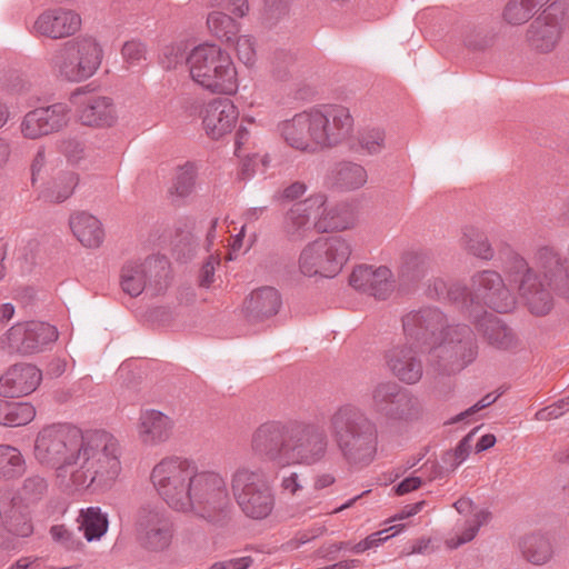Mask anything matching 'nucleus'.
<instances>
[{
  "label": "nucleus",
  "mask_w": 569,
  "mask_h": 569,
  "mask_svg": "<svg viewBox=\"0 0 569 569\" xmlns=\"http://www.w3.org/2000/svg\"><path fill=\"white\" fill-rule=\"evenodd\" d=\"M33 455L54 471L61 485L76 490L109 487L121 470L119 442L110 432L82 431L71 423L42 427Z\"/></svg>",
  "instance_id": "nucleus-1"
},
{
  "label": "nucleus",
  "mask_w": 569,
  "mask_h": 569,
  "mask_svg": "<svg viewBox=\"0 0 569 569\" xmlns=\"http://www.w3.org/2000/svg\"><path fill=\"white\" fill-rule=\"evenodd\" d=\"M352 129L350 110L341 104L313 107L278 124L286 144L306 153H317L339 146Z\"/></svg>",
  "instance_id": "nucleus-2"
},
{
  "label": "nucleus",
  "mask_w": 569,
  "mask_h": 569,
  "mask_svg": "<svg viewBox=\"0 0 569 569\" xmlns=\"http://www.w3.org/2000/svg\"><path fill=\"white\" fill-rule=\"evenodd\" d=\"M330 435L350 466H368L378 450V428L367 413L350 403L339 406L329 417Z\"/></svg>",
  "instance_id": "nucleus-3"
},
{
  "label": "nucleus",
  "mask_w": 569,
  "mask_h": 569,
  "mask_svg": "<svg viewBox=\"0 0 569 569\" xmlns=\"http://www.w3.org/2000/svg\"><path fill=\"white\" fill-rule=\"evenodd\" d=\"M353 223L348 207L331 204L326 193L317 192L288 210L283 229L291 237H302L311 224L320 232H329L346 230Z\"/></svg>",
  "instance_id": "nucleus-4"
},
{
  "label": "nucleus",
  "mask_w": 569,
  "mask_h": 569,
  "mask_svg": "<svg viewBox=\"0 0 569 569\" xmlns=\"http://www.w3.org/2000/svg\"><path fill=\"white\" fill-rule=\"evenodd\" d=\"M189 76L203 89L233 94L239 87L238 71L231 56L214 44H200L187 56Z\"/></svg>",
  "instance_id": "nucleus-5"
},
{
  "label": "nucleus",
  "mask_w": 569,
  "mask_h": 569,
  "mask_svg": "<svg viewBox=\"0 0 569 569\" xmlns=\"http://www.w3.org/2000/svg\"><path fill=\"white\" fill-rule=\"evenodd\" d=\"M197 462L182 457H166L151 470L150 481L158 496L174 511L187 513Z\"/></svg>",
  "instance_id": "nucleus-6"
},
{
  "label": "nucleus",
  "mask_w": 569,
  "mask_h": 569,
  "mask_svg": "<svg viewBox=\"0 0 569 569\" xmlns=\"http://www.w3.org/2000/svg\"><path fill=\"white\" fill-rule=\"evenodd\" d=\"M190 502L188 512H193L213 525L226 523L233 510L226 477L213 470H199L198 467L190 491Z\"/></svg>",
  "instance_id": "nucleus-7"
},
{
  "label": "nucleus",
  "mask_w": 569,
  "mask_h": 569,
  "mask_svg": "<svg viewBox=\"0 0 569 569\" xmlns=\"http://www.w3.org/2000/svg\"><path fill=\"white\" fill-rule=\"evenodd\" d=\"M232 496L248 518L262 520L274 508V495L266 472L259 467L242 465L237 467L230 478Z\"/></svg>",
  "instance_id": "nucleus-8"
},
{
  "label": "nucleus",
  "mask_w": 569,
  "mask_h": 569,
  "mask_svg": "<svg viewBox=\"0 0 569 569\" xmlns=\"http://www.w3.org/2000/svg\"><path fill=\"white\" fill-rule=\"evenodd\" d=\"M102 60L103 49L98 39L83 36L63 44L52 58V68L61 79L81 82L99 70Z\"/></svg>",
  "instance_id": "nucleus-9"
},
{
  "label": "nucleus",
  "mask_w": 569,
  "mask_h": 569,
  "mask_svg": "<svg viewBox=\"0 0 569 569\" xmlns=\"http://www.w3.org/2000/svg\"><path fill=\"white\" fill-rule=\"evenodd\" d=\"M351 254L349 242L341 237L320 238L306 244L298 258V272L306 278H333Z\"/></svg>",
  "instance_id": "nucleus-10"
},
{
  "label": "nucleus",
  "mask_w": 569,
  "mask_h": 569,
  "mask_svg": "<svg viewBox=\"0 0 569 569\" xmlns=\"http://www.w3.org/2000/svg\"><path fill=\"white\" fill-rule=\"evenodd\" d=\"M372 409L388 420L410 423L421 419L419 399L396 382L377 383L371 390Z\"/></svg>",
  "instance_id": "nucleus-11"
},
{
  "label": "nucleus",
  "mask_w": 569,
  "mask_h": 569,
  "mask_svg": "<svg viewBox=\"0 0 569 569\" xmlns=\"http://www.w3.org/2000/svg\"><path fill=\"white\" fill-rule=\"evenodd\" d=\"M173 522L167 511L157 505L140 507L134 518L138 545L148 552L166 551L173 539Z\"/></svg>",
  "instance_id": "nucleus-12"
},
{
  "label": "nucleus",
  "mask_w": 569,
  "mask_h": 569,
  "mask_svg": "<svg viewBox=\"0 0 569 569\" xmlns=\"http://www.w3.org/2000/svg\"><path fill=\"white\" fill-rule=\"evenodd\" d=\"M54 326L43 321H24L14 323L0 339L7 352L42 353L50 350L58 339Z\"/></svg>",
  "instance_id": "nucleus-13"
},
{
  "label": "nucleus",
  "mask_w": 569,
  "mask_h": 569,
  "mask_svg": "<svg viewBox=\"0 0 569 569\" xmlns=\"http://www.w3.org/2000/svg\"><path fill=\"white\" fill-rule=\"evenodd\" d=\"M170 264L166 258L150 257L144 261H131L121 271V287L124 292L136 297L144 289L158 292L169 282Z\"/></svg>",
  "instance_id": "nucleus-14"
},
{
  "label": "nucleus",
  "mask_w": 569,
  "mask_h": 569,
  "mask_svg": "<svg viewBox=\"0 0 569 569\" xmlns=\"http://www.w3.org/2000/svg\"><path fill=\"white\" fill-rule=\"evenodd\" d=\"M329 447L326 431L316 423L292 420L288 465L312 466L325 459Z\"/></svg>",
  "instance_id": "nucleus-15"
},
{
  "label": "nucleus",
  "mask_w": 569,
  "mask_h": 569,
  "mask_svg": "<svg viewBox=\"0 0 569 569\" xmlns=\"http://www.w3.org/2000/svg\"><path fill=\"white\" fill-rule=\"evenodd\" d=\"M291 429L292 420L262 422L251 436L253 453L279 466H288Z\"/></svg>",
  "instance_id": "nucleus-16"
},
{
  "label": "nucleus",
  "mask_w": 569,
  "mask_h": 569,
  "mask_svg": "<svg viewBox=\"0 0 569 569\" xmlns=\"http://www.w3.org/2000/svg\"><path fill=\"white\" fill-rule=\"evenodd\" d=\"M31 184L42 197L53 202H62L68 199L77 184L74 174H67L66 183L61 189L57 188L56 160L47 154L43 147L39 148L31 161Z\"/></svg>",
  "instance_id": "nucleus-17"
},
{
  "label": "nucleus",
  "mask_w": 569,
  "mask_h": 569,
  "mask_svg": "<svg viewBox=\"0 0 569 569\" xmlns=\"http://www.w3.org/2000/svg\"><path fill=\"white\" fill-rule=\"evenodd\" d=\"M442 317L437 311L426 310L408 315L403 319V330L409 339V350L412 352H430L442 340L436 331L440 328Z\"/></svg>",
  "instance_id": "nucleus-18"
},
{
  "label": "nucleus",
  "mask_w": 569,
  "mask_h": 569,
  "mask_svg": "<svg viewBox=\"0 0 569 569\" xmlns=\"http://www.w3.org/2000/svg\"><path fill=\"white\" fill-rule=\"evenodd\" d=\"M562 32V12H556L555 3L545 9L526 30L525 41L531 51L551 52L560 41Z\"/></svg>",
  "instance_id": "nucleus-19"
},
{
  "label": "nucleus",
  "mask_w": 569,
  "mask_h": 569,
  "mask_svg": "<svg viewBox=\"0 0 569 569\" xmlns=\"http://www.w3.org/2000/svg\"><path fill=\"white\" fill-rule=\"evenodd\" d=\"M80 121L88 127L112 128L119 121V110L113 100L106 96H89L77 90L71 96Z\"/></svg>",
  "instance_id": "nucleus-20"
},
{
  "label": "nucleus",
  "mask_w": 569,
  "mask_h": 569,
  "mask_svg": "<svg viewBox=\"0 0 569 569\" xmlns=\"http://www.w3.org/2000/svg\"><path fill=\"white\" fill-rule=\"evenodd\" d=\"M0 517L4 530H0V548L13 550L17 548L14 537H29L33 532L30 513L21 501L9 496L0 498Z\"/></svg>",
  "instance_id": "nucleus-21"
},
{
  "label": "nucleus",
  "mask_w": 569,
  "mask_h": 569,
  "mask_svg": "<svg viewBox=\"0 0 569 569\" xmlns=\"http://www.w3.org/2000/svg\"><path fill=\"white\" fill-rule=\"evenodd\" d=\"M239 111L229 99H213L201 110L202 127L212 140H221L230 134L238 122Z\"/></svg>",
  "instance_id": "nucleus-22"
},
{
  "label": "nucleus",
  "mask_w": 569,
  "mask_h": 569,
  "mask_svg": "<svg viewBox=\"0 0 569 569\" xmlns=\"http://www.w3.org/2000/svg\"><path fill=\"white\" fill-rule=\"evenodd\" d=\"M42 379L41 370L31 363H18L10 367L0 377V396L19 398L33 392Z\"/></svg>",
  "instance_id": "nucleus-23"
},
{
  "label": "nucleus",
  "mask_w": 569,
  "mask_h": 569,
  "mask_svg": "<svg viewBox=\"0 0 569 569\" xmlns=\"http://www.w3.org/2000/svg\"><path fill=\"white\" fill-rule=\"evenodd\" d=\"M173 419L157 409H142L137 419V436L141 443L149 447L167 442L173 431Z\"/></svg>",
  "instance_id": "nucleus-24"
},
{
  "label": "nucleus",
  "mask_w": 569,
  "mask_h": 569,
  "mask_svg": "<svg viewBox=\"0 0 569 569\" xmlns=\"http://www.w3.org/2000/svg\"><path fill=\"white\" fill-rule=\"evenodd\" d=\"M516 546L521 558L536 567L548 565L556 556V547L551 536L540 529L520 536Z\"/></svg>",
  "instance_id": "nucleus-25"
},
{
  "label": "nucleus",
  "mask_w": 569,
  "mask_h": 569,
  "mask_svg": "<svg viewBox=\"0 0 569 569\" xmlns=\"http://www.w3.org/2000/svg\"><path fill=\"white\" fill-rule=\"evenodd\" d=\"M69 229L74 239L86 249H99L106 239L102 221L84 210L74 211L70 214Z\"/></svg>",
  "instance_id": "nucleus-26"
},
{
  "label": "nucleus",
  "mask_w": 569,
  "mask_h": 569,
  "mask_svg": "<svg viewBox=\"0 0 569 569\" xmlns=\"http://www.w3.org/2000/svg\"><path fill=\"white\" fill-rule=\"evenodd\" d=\"M81 18L71 10L56 9L43 12L34 22V31L51 39L68 37L80 29Z\"/></svg>",
  "instance_id": "nucleus-27"
},
{
  "label": "nucleus",
  "mask_w": 569,
  "mask_h": 569,
  "mask_svg": "<svg viewBox=\"0 0 569 569\" xmlns=\"http://www.w3.org/2000/svg\"><path fill=\"white\" fill-rule=\"evenodd\" d=\"M281 299L278 291L267 287L253 291L244 301L246 316L252 321H262L278 313Z\"/></svg>",
  "instance_id": "nucleus-28"
},
{
  "label": "nucleus",
  "mask_w": 569,
  "mask_h": 569,
  "mask_svg": "<svg viewBox=\"0 0 569 569\" xmlns=\"http://www.w3.org/2000/svg\"><path fill=\"white\" fill-rule=\"evenodd\" d=\"M333 183L345 190H355L367 183L368 174L366 169L355 162H341L332 171Z\"/></svg>",
  "instance_id": "nucleus-29"
},
{
  "label": "nucleus",
  "mask_w": 569,
  "mask_h": 569,
  "mask_svg": "<svg viewBox=\"0 0 569 569\" xmlns=\"http://www.w3.org/2000/svg\"><path fill=\"white\" fill-rule=\"evenodd\" d=\"M78 522V530L83 532L88 541L99 540L108 530L107 515L99 507L81 510Z\"/></svg>",
  "instance_id": "nucleus-30"
},
{
  "label": "nucleus",
  "mask_w": 569,
  "mask_h": 569,
  "mask_svg": "<svg viewBox=\"0 0 569 569\" xmlns=\"http://www.w3.org/2000/svg\"><path fill=\"white\" fill-rule=\"evenodd\" d=\"M492 519L491 512L486 509L476 511L471 519L467 520L460 532L446 539V546L449 549H457L460 546L470 542L478 533L479 529Z\"/></svg>",
  "instance_id": "nucleus-31"
},
{
  "label": "nucleus",
  "mask_w": 569,
  "mask_h": 569,
  "mask_svg": "<svg viewBox=\"0 0 569 569\" xmlns=\"http://www.w3.org/2000/svg\"><path fill=\"white\" fill-rule=\"evenodd\" d=\"M546 2L547 0H509L503 9V18L510 24H523Z\"/></svg>",
  "instance_id": "nucleus-32"
},
{
  "label": "nucleus",
  "mask_w": 569,
  "mask_h": 569,
  "mask_svg": "<svg viewBox=\"0 0 569 569\" xmlns=\"http://www.w3.org/2000/svg\"><path fill=\"white\" fill-rule=\"evenodd\" d=\"M24 470L26 461L20 450L9 445H0V478L14 479Z\"/></svg>",
  "instance_id": "nucleus-33"
},
{
  "label": "nucleus",
  "mask_w": 569,
  "mask_h": 569,
  "mask_svg": "<svg viewBox=\"0 0 569 569\" xmlns=\"http://www.w3.org/2000/svg\"><path fill=\"white\" fill-rule=\"evenodd\" d=\"M388 366L392 373L407 385L418 382L423 375V365L420 358H390Z\"/></svg>",
  "instance_id": "nucleus-34"
},
{
  "label": "nucleus",
  "mask_w": 569,
  "mask_h": 569,
  "mask_svg": "<svg viewBox=\"0 0 569 569\" xmlns=\"http://www.w3.org/2000/svg\"><path fill=\"white\" fill-rule=\"evenodd\" d=\"M36 418V408L30 402L6 403L2 426L16 428L30 423Z\"/></svg>",
  "instance_id": "nucleus-35"
},
{
  "label": "nucleus",
  "mask_w": 569,
  "mask_h": 569,
  "mask_svg": "<svg viewBox=\"0 0 569 569\" xmlns=\"http://www.w3.org/2000/svg\"><path fill=\"white\" fill-rule=\"evenodd\" d=\"M44 117V126L48 136L66 128L70 121V107L66 103H53L48 107H40Z\"/></svg>",
  "instance_id": "nucleus-36"
},
{
  "label": "nucleus",
  "mask_w": 569,
  "mask_h": 569,
  "mask_svg": "<svg viewBox=\"0 0 569 569\" xmlns=\"http://www.w3.org/2000/svg\"><path fill=\"white\" fill-rule=\"evenodd\" d=\"M197 167L193 163H186L178 168L170 193L179 198H186L190 196L196 186Z\"/></svg>",
  "instance_id": "nucleus-37"
},
{
  "label": "nucleus",
  "mask_w": 569,
  "mask_h": 569,
  "mask_svg": "<svg viewBox=\"0 0 569 569\" xmlns=\"http://www.w3.org/2000/svg\"><path fill=\"white\" fill-rule=\"evenodd\" d=\"M20 132L23 138L30 140H37L48 136L44 126V117L40 108H36L24 114L20 123Z\"/></svg>",
  "instance_id": "nucleus-38"
},
{
  "label": "nucleus",
  "mask_w": 569,
  "mask_h": 569,
  "mask_svg": "<svg viewBox=\"0 0 569 569\" xmlns=\"http://www.w3.org/2000/svg\"><path fill=\"white\" fill-rule=\"evenodd\" d=\"M207 24L212 33L219 38H226L227 40H229L238 30L234 20L221 11L210 12L207 19Z\"/></svg>",
  "instance_id": "nucleus-39"
},
{
  "label": "nucleus",
  "mask_w": 569,
  "mask_h": 569,
  "mask_svg": "<svg viewBox=\"0 0 569 569\" xmlns=\"http://www.w3.org/2000/svg\"><path fill=\"white\" fill-rule=\"evenodd\" d=\"M402 277L410 280H418L423 277L426 271V257L418 251H409L402 256L401 268Z\"/></svg>",
  "instance_id": "nucleus-40"
},
{
  "label": "nucleus",
  "mask_w": 569,
  "mask_h": 569,
  "mask_svg": "<svg viewBox=\"0 0 569 569\" xmlns=\"http://www.w3.org/2000/svg\"><path fill=\"white\" fill-rule=\"evenodd\" d=\"M465 367L459 358H433L427 369V375L433 379H441L456 375Z\"/></svg>",
  "instance_id": "nucleus-41"
},
{
  "label": "nucleus",
  "mask_w": 569,
  "mask_h": 569,
  "mask_svg": "<svg viewBox=\"0 0 569 569\" xmlns=\"http://www.w3.org/2000/svg\"><path fill=\"white\" fill-rule=\"evenodd\" d=\"M371 272L373 274H371L370 290H372L376 296L383 297L392 288V271L386 266H371Z\"/></svg>",
  "instance_id": "nucleus-42"
},
{
  "label": "nucleus",
  "mask_w": 569,
  "mask_h": 569,
  "mask_svg": "<svg viewBox=\"0 0 569 569\" xmlns=\"http://www.w3.org/2000/svg\"><path fill=\"white\" fill-rule=\"evenodd\" d=\"M187 62L186 47L182 43H171L163 48L160 64L166 70H174Z\"/></svg>",
  "instance_id": "nucleus-43"
},
{
  "label": "nucleus",
  "mask_w": 569,
  "mask_h": 569,
  "mask_svg": "<svg viewBox=\"0 0 569 569\" xmlns=\"http://www.w3.org/2000/svg\"><path fill=\"white\" fill-rule=\"evenodd\" d=\"M50 535L54 542L59 543L67 550H77L83 546L81 538L73 531L69 530L64 525L52 526Z\"/></svg>",
  "instance_id": "nucleus-44"
},
{
  "label": "nucleus",
  "mask_w": 569,
  "mask_h": 569,
  "mask_svg": "<svg viewBox=\"0 0 569 569\" xmlns=\"http://www.w3.org/2000/svg\"><path fill=\"white\" fill-rule=\"evenodd\" d=\"M220 250L217 248L209 254L199 270L198 282L200 287L209 288L214 282V272L217 267L220 266Z\"/></svg>",
  "instance_id": "nucleus-45"
},
{
  "label": "nucleus",
  "mask_w": 569,
  "mask_h": 569,
  "mask_svg": "<svg viewBox=\"0 0 569 569\" xmlns=\"http://www.w3.org/2000/svg\"><path fill=\"white\" fill-rule=\"evenodd\" d=\"M121 56L128 67L139 66L146 59V46L137 40L123 43Z\"/></svg>",
  "instance_id": "nucleus-46"
},
{
  "label": "nucleus",
  "mask_w": 569,
  "mask_h": 569,
  "mask_svg": "<svg viewBox=\"0 0 569 569\" xmlns=\"http://www.w3.org/2000/svg\"><path fill=\"white\" fill-rule=\"evenodd\" d=\"M234 50L238 59L247 67H252L256 63V47L253 40L249 36H240L237 39Z\"/></svg>",
  "instance_id": "nucleus-47"
},
{
  "label": "nucleus",
  "mask_w": 569,
  "mask_h": 569,
  "mask_svg": "<svg viewBox=\"0 0 569 569\" xmlns=\"http://www.w3.org/2000/svg\"><path fill=\"white\" fill-rule=\"evenodd\" d=\"M385 132L380 129L368 130L360 138V146L369 154H377L385 148Z\"/></svg>",
  "instance_id": "nucleus-48"
},
{
  "label": "nucleus",
  "mask_w": 569,
  "mask_h": 569,
  "mask_svg": "<svg viewBox=\"0 0 569 569\" xmlns=\"http://www.w3.org/2000/svg\"><path fill=\"white\" fill-rule=\"evenodd\" d=\"M47 480L39 475H34L28 477L24 480L22 486V492L27 498L31 500H37L42 497V495L47 491Z\"/></svg>",
  "instance_id": "nucleus-49"
},
{
  "label": "nucleus",
  "mask_w": 569,
  "mask_h": 569,
  "mask_svg": "<svg viewBox=\"0 0 569 569\" xmlns=\"http://www.w3.org/2000/svg\"><path fill=\"white\" fill-rule=\"evenodd\" d=\"M60 151L71 162H78L84 157L86 147L78 138H66L60 141Z\"/></svg>",
  "instance_id": "nucleus-50"
},
{
  "label": "nucleus",
  "mask_w": 569,
  "mask_h": 569,
  "mask_svg": "<svg viewBox=\"0 0 569 569\" xmlns=\"http://www.w3.org/2000/svg\"><path fill=\"white\" fill-rule=\"evenodd\" d=\"M497 399H498V396H493V393H489V395L485 396L482 399H480L477 403H475L473 406L468 408L467 410L452 417L450 420L447 421V423L452 425V423H458L461 421H469L473 415H476L480 410L487 408L491 403L496 402Z\"/></svg>",
  "instance_id": "nucleus-51"
},
{
  "label": "nucleus",
  "mask_w": 569,
  "mask_h": 569,
  "mask_svg": "<svg viewBox=\"0 0 569 569\" xmlns=\"http://www.w3.org/2000/svg\"><path fill=\"white\" fill-rule=\"evenodd\" d=\"M237 228L233 227V229L231 230L230 229V226L229 224H226V221H218V220H213L211 222V226L207 232V247H208V250H212V248L216 246V244H220L223 242V234L226 232H233L236 231Z\"/></svg>",
  "instance_id": "nucleus-52"
},
{
  "label": "nucleus",
  "mask_w": 569,
  "mask_h": 569,
  "mask_svg": "<svg viewBox=\"0 0 569 569\" xmlns=\"http://www.w3.org/2000/svg\"><path fill=\"white\" fill-rule=\"evenodd\" d=\"M371 274V266H358L352 270L349 282L358 290H370Z\"/></svg>",
  "instance_id": "nucleus-53"
},
{
  "label": "nucleus",
  "mask_w": 569,
  "mask_h": 569,
  "mask_svg": "<svg viewBox=\"0 0 569 569\" xmlns=\"http://www.w3.org/2000/svg\"><path fill=\"white\" fill-rule=\"evenodd\" d=\"M405 528L403 525H395L387 529L377 531L367 538H365V542L367 545L368 549L377 548L379 547L383 541L388 540L390 537L399 533Z\"/></svg>",
  "instance_id": "nucleus-54"
},
{
  "label": "nucleus",
  "mask_w": 569,
  "mask_h": 569,
  "mask_svg": "<svg viewBox=\"0 0 569 569\" xmlns=\"http://www.w3.org/2000/svg\"><path fill=\"white\" fill-rule=\"evenodd\" d=\"M252 558L246 556L214 562L209 569H247L252 565Z\"/></svg>",
  "instance_id": "nucleus-55"
},
{
  "label": "nucleus",
  "mask_w": 569,
  "mask_h": 569,
  "mask_svg": "<svg viewBox=\"0 0 569 569\" xmlns=\"http://www.w3.org/2000/svg\"><path fill=\"white\" fill-rule=\"evenodd\" d=\"M477 431V428H475L472 431H470L467 436H465L458 446L455 449V458L458 463H461L466 460V458L469 456L471 448H472V441L473 436Z\"/></svg>",
  "instance_id": "nucleus-56"
},
{
  "label": "nucleus",
  "mask_w": 569,
  "mask_h": 569,
  "mask_svg": "<svg viewBox=\"0 0 569 569\" xmlns=\"http://www.w3.org/2000/svg\"><path fill=\"white\" fill-rule=\"evenodd\" d=\"M497 272L496 271H483L479 273L476 278V283L483 291H492V296L496 293V282H497Z\"/></svg>",
  "instance_id": "nucleus-57"
},
{
  "label": "nucleus",
  "mask_w": 569,
  "mask_h": 569,
  "mask_svg": "<svg viewBox=\"0 0 569 569\" xmlns=\"http://www.w3.org/2000/svg\"><path fill=\"white\" fill-rule=\"evenodd\" d=\"M307 191V186L303 182L296 181L287 186L281 192V199L286 201H293L301 198Z\"/></svg>",
  "instance_id": "nucleus-58"
},
{
  "label": "nucleus",
  "mask_w": 569,
  "mask_h": 569,
  "mask_svg": "<svg viewBox=\"0 0 569 569\" xmlns=\"http://www.w3.org/2000/svg\"><path fill=\"white\" fill-rule=\"evenodd\" d=\"M261 163L263 167L266 166V157H259L258 154H253L252 157H247L242 160L240 172L243 178H250L254 172L258 164Z\"/></svg>",
  "instance_id": "nucleus-59"
},
{
  "label": "nucleus",
  "mask_w": 569,
  "mask_h": 569,
  "mask_svg": "<svg viewBox=\"0 0 569 569\" xmlns=\"http://www.w3.org/2000/svg\"><path fill=\"white\" fill-rule=\"evenodd\" d=\"M281 489L290 495H296L302 489L300 477L297 472H291L289 476H284L281 479Z\"/></svg>",
  "instance_id": "nucleus-60"
},
{
  "label": "nucleus",
  "mask_w": 569,
  "mask_h": 569,
  "mask_svg": "<svg viewBox=\"0 0 569 569\" xmlns=\"http://www.w3.org/2000/svg\"><path fill=\"white\" fill-rule=\"evenodd\" d=\"M517 342L516 335L513 330L500 322V351L501 350H509L512 346H515Z\"/></svg>",
  "instance_id": "nucleus-61"
},
{
  "label": "nucleus",
  "mask_w": 569,
  "mask_h": 569,
  "mask_svg": "<svg viewBox=\"0 0 569 569\" xmlns=\"http://www.w3.org/2000/svg\"><path fill=\"white\" fill-rule=\"evenodd\" d=\"M423 506H425V501H418L412 505H407L397 515H395L391 520L397 521V520H403L409 517H412V516L417 515L418 512H420L422 510Z\"/></svg>",
  "instance_id": "nucleus-62"
},
{
  "label": "nucleus",
  "mask_w": 569,
  "mask_h": 569,
  "mask_svg": "<svg viewBox=\"0 0 569 569\" xmlns=\"http://www.w3.org/2000/svg\"><path fill=\"white\" fill-rule=\"evenodd\" d=\"M420 486L421 479L419 477H408L396 487V492L400 496L406 495L412 490L418 489Z\"/></svg>",
  "instance_id": "nucleus-63"
},
{
  "label": "nucleus",
  "mask_w": 569,
  "mask_h": 569,
  "mask_svg": "<svg viewBox=\"0 0 569 569\" xmlns=\"http://www.w3.org/2000/svg\"><path fill=\"white\" fill-rule=\"evenodd\" d=\"M336 482V478L330 472H320L317 473L313 478V490H322L330 486H332Z\"/></svg>",
  "instance_id": "nucleus-64"
}]
</instances>
